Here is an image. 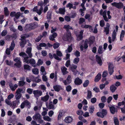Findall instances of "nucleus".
Here are the masks:
<instances>
[{"mask_svg": "<svg viewBox=\"0 0 125 125\" xmlns=\"http://www.w3.org/2000/svg\"><path fill=\"white\" fill-rule=\"evenodd\" d=\"M95 37L94 36H91L89 39V41L86 39L84 44V46L83 45H81L80 46L81 50L82 51L84 48L85 49H87L88 47L87 43L89 44V46L90 47L94 43Z\"/></svg>", "mask_w": 125, "mask_h": 125, "instance_id": "obj_1", "label": "nucleus"}, {"mask_svg": "<svg viewBox=\"0 0 125 125\" xmlns=\"http://www.w3.org/2000/svg\"><path fill=\"white\" fill-rule=\"evenodd\" d=\"M37 78H35L32 81L33 82H35L36 83H38L40 82L41 81V80L40 79L38 78L37 79Z\"/></svg>", "mask_w": 125, "mask_h": 125, "instance_id": "obj_51", "label": "nucleus"}, {"mask_svg": "<svg viewBox=\"0 0 125 125\" xmlns=\"http://www.w3.org/2000/svg\"><path fill=\"white\" fill-rule=\"evenodd\" d=\"M22 95L21 94H16L15 95V98L16 100H18L21 97Z\"/></svg>", "mask_w": 125, "mask_h": 125, "instance_id": "obj_49", "label": "nucleus"}, {"mask_svg": "<svg viewBox=\"0 0 125 125\" xmlns=\"http://www.w3.org/2000/svg\"><path fill=\"white\" fill-rule=\"evenodd\" d=\"M65 12V10L64 8H60L59 10V13L61 14H64Z\"/></svg>", "mask_w": 125, "mask_h": 125, "instance_id": "obj_32", "label": "nucleus"}, {"mask_svg": "<svg viewBox=\"0 0 125 125\" xmlns=\"http://www.w3.org/2000/svg\"><path fill=\"white\" fill-rule=\"evenodd\" d=\"M20 40L21 41L20 43V44L21 48L24 47L25 45L27 43V41L26 40H21V38L20 39Z\"/></svg>", "mask_w": 125, "mask_h": 125, "instance_id": "obj_23", "label": "nucleus"}, {"mask_svg": "<svg viewBox=\"0 0 125 125\" xmlns=\"http://www.w3.org/2000/svg\"><path fill=\"white\" fill-rule=\"evenodd\" d=\"M74 54L76 57H78L80 56V52L77 50H76Z\"/></svg>", "mask_w": 125, "mask_h": 125, "instance_id": "obj_48", "label": "nucleus"}, {"mask_svg": "<svg viewBox=\"0 0 125 125\" xmlns=\"http://www.w3.org/2000/svg\"><path fill=\"white\" fill-rule=\"evenodd\" d=\"M14 65L18 68H20L21 66V62H17L14 64Z\"/></svg>", "mask_w": 125, "mask_h": 125, "instance_id": "obj_44", "label": "nucleus"}, {"mask_svg": "<svg viewBox=\"0 0 125 125\" xmlns=\"http://www.w3.org/2000/svg\"><path fill=\"white\" fill-rule=\"evenodd\" d=\"M80 34L77 36V40L78 41L82 40L83 38V32L82 31H81L80 32Z\"/></svg>", "mask_w": 125, "mask_h": 125, "instance_id": "obj_21", "label": "nucleus"}, {"mask_svg": "<svg viewBox=\"0 0 125 125\" xmlns=\"http://www.w3.org/2000/svg\"><path fill=\"white\" fill-rule=\"evenodd\" d=\"M52 102H50L49 104V107L50 109H53L54 108V106L52 104Z\"/></svg>", "mask_w": 125, "mask_h": 125, "instance_id": "obj_53", "label": "nucleus"}, {"mask_svg": "<svg viewBox=\"0 0 125 125\" xmlns=\"http://www.w3.org/2000/svg\"><path fill=\"white\" fill-rule=\"evenodd\" d=\"M101 100L102 102L104 103L106 102L107 100L106 98L104 96H102L101 97Z\"/></svg>", "mask_w": 125, "mask_h": 125, "instance_id": "obj_47", "label": "nucleus"}, {"mask_svg": "<svg viewBox=\"0 0 125 125\" xmlns=\"http://www.w3.org/2000/svg\"><path fill=\"white\" fill-rule=\"evenodd\" d=\"M101 113L102 114V118H103L104 116L106 115L107 114V110L104 109H102Z\"/></svg>", "mask_w": 125, "mask_h": 125, "instance_id": "obj_28", "label": "nucleus"}, {"mask_svg": "<svg viewBox=\"0 0 125 125\" xmlns=\"http://www.w3.org/2000/svg\"><path fill=\"white\" fill-rule=\"evenodd\" d=\"M116 88H117L114 85H112L110 87V90L112 93L114 92Z\"/></svg>", "mask_w": 125, "mask_h": 125, "instance_id": "obj_30", "label": "nucleus"}, {"mask_svg": "<svg viewBox=\"0 0 125 125\" xmlns=\"http://www.w3.org/2000/svg\"><path fill=\"white\" fill-rule=\"evenodd\" d=\"M85 19L83 18H80L79 20V23L81 24L83 22H85Z\"/></svg>", "mask_w": 125, "mask_h": 125, "instance_id": "obj_60", "label": "nucleus"}, {"mask_svg": "<svg viewBox=\"0 0 125 125\" xmlns=\"http://www.w3.org/2000/svg\"><path fill=\"white\" fill-rule=\"evenodd\" d=\"M107 10H105L102 13V15L104 20L106 21H108V19L106 16Z\"/></svg>", "mask_w": 125, "mask_h": 125, "instance_id": "obj_19", "label": "nucleus"}, {"mask_svg": "<svg viewBox=\"0 0 125 125\" xmlns=\"http://www.w3.org/2000/svg\"><path fill=\"white\" fill-rule=\"evenodd\" d=\"M111 4L113 6L115 7L118 9H122L124 7L123 4L121 2H114L112 3Z\"/></svg>", "mask_w": 125, "mask_h": 125, "instance_id": "obj_4", "label": "nucleus"}, {"mask_svg": "<svg viewBox=\"0 0 125 125\" xmlns=\"http://www.w3.org/2000/svg\"><path fill=\"white\" fill-rule=\"evenodd\" d=\"M19 55L20 56L24 58V62H25L27 64L30 63L32 66L35 64V60L32 58L29 60V57L27 56V54L25 52H21L19 53Z\"/></svg>", "mask_w": 125, "mask_h": 125, "instance_id": "obj_2", "label": "nucleus"}, {"mask_svg": "<svg viewBox=\"0 0 125 125\" xmlns=\"http://www.w3.org/2000/svg\"><path fill=\"white\" fill-rule=\"evenodd\" d=\"M48 94V93H47L46 95L44 97H41V99L42 101L44 102H46L48 100L49 98V96Z\"/></svg>", "mask_w": 125, "mask_h": 125, "instance_id": "obj_18", "label": "nucleus"}, {"mask_svg": "<svg viewBox=\"0 0 125 125\" xmlns=\"http://www.w3.org/2000/svg\"><path fill=\"white\" fill-rule=\"evenodd\" d=\"M56 55L57 56L59 57H62V54L60 51H57L56 52Z\"/></svg>", "mask_w": 125, "mask_h": 125, "instance_id": "obj_55", "label": "nucleus"}, {"mask_svg": "<svg viewBox=\"0 0 125 125\" xmlns=\"http://www.w3.org/2000/svg\"><path fill=\"white\" fill-rule=\"evenodd\" d=\"M37 27V24L35 22L26 24L24 28V30L27 32L33 30Z\"/></svg>", "mask_w": 125, "mask_h": 125, "instance_id": "obj_3", "label": "nucleus"}, {"mask_svg": "<svg viewBox=\"0 0 125 125\" xmlns=\"http://www.w3.org/2000/svg\"><path fill=\"white\" fill-rule=\"evenodd\" d=\"M107 71H104L103 73L102 76L103 77H105L107 75Z\"/></svg>", "mask_w": 125, "mask_h": 125, "instance_id": "obj_61", "label": "nucleus"}, {"mask_svg": "<svg viewBox=\"0 0 125 125\" xmlns=\"http://www.w3.org/2000/svg\"><path fill=\"white\" fill-rule=\"evenodd\" d=\"M115 105H113L112 107L110 108L109 110L111 113L112 114H114L115 112H117V109L115 107Z\"/></svg>", "mask_w": 125, "mask_h": 125, "instance_id": "obj_15", "label": "nucleus"}, {"mask_svg": "<svg viewBox=\"0 0 125 125\" xmlns=\"http://www.w3.org/2000/svg\"><path fill=\"white\" fill-rule=\"evenodd\" d=\"M73 120V118L71 116H68L66 117L64 119V121L67 123L71 122Z\"/></svg>", "mask_w": 125, "mask_h": 125, "instance_id": "obj_16", "label": "nucleus"}, {"mask_svg": "<svg viewBox=\"0 0 125 125\" xmlns=\"http://www.w3.org/2000/svg\"><path fill=\"white\" fill-rule=\"evenodd\" d=\"M44 120L45 121H49L51 120V118L48 116H46L43 117Z\"/></svg>", "mask_w": 125, "mask_h": 125, "instance_id": "obj_59", "label": "nucleus"}, {"mask_svg": "<svg viewBox=\"0 0 125 125\" xmlns=\"http://www.w3.org/2000/svg\"><path fill=\"white\" fill-rule=\"evenodd\" d=\"M94 108L93 106H91L89 107V112L90 113L92 114L94 111Z\"/></svg>", "mask_w": 125, "mask_h": 125, "instance_id": "obj_37", "label": "nucleus"}, {"mask_svg": "<svg viewBox=\"0 0 125 125\" xmlns=\"http://www.w3.org/2000/svg\"><path fill=\"white\" fill-rule=\"evenodd\" d=\"M59 46V44L58 42L54 43L53 45V48L54 49L58 48Z\"/></svg>", "mask_w": 125, "mask_h": 125, "instance_id": "obj_45", "label": "nucleus"}, {"mask_svg": "<svg viewBox=\"0 0 125 125\" xmlns=\"http://www.w3.org/2000/svg\"><path fill=\"white\" fill-rule=\"evenodd\" d=\"M67 69V68L64 66L61 68V70L63 75H65L66 74V72Z\"/></svg>", "mask_w": 125, "mask_h": 125, "instance_id": "obj_34", "label": "nucleus"}, {"mask_svg": "<svg viewBox=\"0 0 125 125\" xmlns=\"http://www.w3.org/2000/svg\"><path fill=\"white\" fill-rule=\"evenodd\" d=\"M24 69L25 70L30 71L31 69V67L29 65L27 64H24L23 66Z\"/></svg>", "mask_w": 125, "mask_h": 125, "instance_id": "obj_36", "label": "nucleus"}, {"mask_svg": "<svg viewBox=\"0 0 125 125\" xmlns=\"http://www.w3.org/2000/svg\"><path fill=\"white\" fill-rule=\"evenodd\" d=\"M41 117V116L39 113L36 114L34 116V118L36 120L40 119Z\"/></svg>", "mask_w": 125, "mask_h": 125, "instance_id": "obj_43", "label": "nucleus"}, {"mask_svg": "<svg viewBox=\"0 0 125 125\" xmlns=\"http://www.w3.org/2000/svg\"><path fill=\"white\" fill-rule=\"evenodd\" d=\"M9 86L11 90L13 91H14L18 87V85L17 84H15L14 86H13V84L11 83L9 84Z\"/></svg>", "mask_w": 125, "mask_h": 125, "instance_id": "obj_17", "label": "nucleus"}, {"mask_svg": "<svg viewBox=\"0 0 125 125\" xmlns=\"http://www.w3.org/2000/svg\"><path fill=\"white\" fill-rule=\"evenodd\" d=\"M114 122L115 125H119V122L117 117H115L114 119Z\"/></svg>", "mask_w": 125, "mask_h": 125, "instance_id": "obj_42", "label": "nucleus"}, {"mask_svg": "<svg viewBox=\"0 0 125 125\" xmlns=\"http://www.w3.org/2000/svg\"><path fill=\"white\" fill-rule=\"evenodd\" d=\"M64 19L65 21H69L71 20L70 17L68 16H66L64 17Z\"/></svg>", "mask_w": 125, "mask_h": 125, "instance_id": "obj_64", "label": "nucleus"}, {"mask_svg": "<svg viewBox=\"0 0 125 125\" xmlns=\"http://www.w3.org/2000/svg\"><path fill=\"white\" fill-rule=\"evenodd\" d=\"M87 94L86 98L88 100L91 98L92 96V93L91 91L88 90H87Z\"/></svg>", "mask_w": 125, "mask_h": 125, "instance_id": "obj_25", "label": "nucleus"}, {"mask_svg": "<svg viewBox=\"0 0 125 125\" xmlns=\"http://www.w3.org/2000/svg\"><path fill=\"white\" fill-rule=\"evenodd\" d=\"M33 94L35 97L38 99L39 96L42 95V92L41 90H34L33 91Z\"/></svg>", "mask_w": 125, "mask_h": 125, "instance_id": "obj_7", "label": "nucleus"}, {"mask_svg": "<svg viewBox=\"0 0 125 125\" xmlns=\"http://www.w3.org/2000/svg\"><path fill=\"white\" fill-rule=\"evenodd\" d=\"M101 75L100 73H98L97 75L95 77L94 81L96 82H97L99 81L100 79L101 78Z\"/></svg>", "mask_w": 125, "mask_h": 125, "instance_id": "obj_22", "label": "nucleus"}, {"mask_svg": "<svg viewBox=\"0 0 125 125\" xmlns=\"http://www.w3.org/2000/svg\"><path fill=\"white\" fill-rule=\"evenodd\" d=\"M49 57L51 59H52L54 57L55 59L58 61H61L62 60L61 59L57 56L55 53H54L53 55L51 53H49Z\"/></svg>", "mask_w": 125, "mask_h": 125, "instance_id": "obj_10", "label": "nucleus"}, {"mask_svg": "<svg viewBox=\"0 0 125 125\" xmlns=\"http://www.w3.org/2000/svg\"><path fill=\"white\" fill-rule=\"evenodd\" d=\"M32 72L34 74H38L39 73L38 70L36 68H34L32 69Z\"/></svg>", "mask_w": 125, "mask_h": 125, "instance_id": "obj_33", "label": "nucleus"}, {"mask_svg": "<svg viewBox=\"0 0 125 125\" xmlns=\"http://www.w3.org/2000/svg\"><path fill=\"white\" fill-rule=\"evenodd\" d=\"M4 18V16L2 15H0V23L1 24H2L4 21V20H3Z\"/></svg>", "mask_w": 125, "mask_h": 125, "instance_id": "obj_57", "label": "nucleus"}, {"mask_svg": "<svg viewBox=\"0 0 125 125\" xmlns=\"http://www.w3.org/2000/svg\"><path fill=\"white\" fill-rule=\"evenodd\" d=\"M71 76L70 75H69L68 76L66 80H65L63 81V83L65 85L70 84L72 82V80L71 79Z\"/></svg>", "mask_w": 125, "mask_h": 125, "instance_id": "obj_9", "label": "nucleus"}, {"mask_svg": "<svg viewBox=\"0 0 125 125\" xmlns=\"http://www.w3.org/2000/svg\"><path fill=\"white\" fill-rule=\"evenodd\" d=\"M41 71L42 73L44 72V74L46 75V72H45V68L44 66H41Z\"/></svg>", "mask_w": 125, "mask_h": 125, "instance_id": "obj_58", "label": "nucleus"}, {"mask_svg": "<svg viewBox=\"0 0 125 125\" xmlns=\"http://www.w3.org/2000/svg\"><path fill=\"white\" fill-rule=\"evenodd\" d=\"M98 52L99 54H101L103 53L102 46L100 45L99 46L98 50Z\"/></svg>", "mask_w": 125, "mask_h": 125, "instance_id": "obj_35", "label": "nucleus"}, {"mask_svg": "<svg viewBox=\"0 0 125 125\" xmlns=\"http://www.w3.org/2000/svg\"><path fill=\"white\" fill-rule=\"evenodd\" d=\"M77 67V65L73 64L70 68V70L73 72V74L74 75L76 74L78 72L76 70Z\"/></svg>", "mask_w": 125, "mask_h": 125, "instance_id": "obj_6", "label": "nucleus"}, {"mask_svg": "<svg viewBox=\"0 0 125 125\" xmlns=\"http://www.w3.org/2000/svg\"><path fill=\"white\" fill-rule=\"evenodd\" d=\"M5 62L6 64L8 65L11 66L12 65L13 62L11 61H9L8 60H5Z\"/></svg>", "mask_w": 125, "mask_h": 125, "instance_id": "obj_40", "label": "nucleus"}, {"mask_svg": "<svg viewBox=\"0 0 125 125\" xmlns=\"http://www.w3.org/2000/svg\"><path fill=\"white\" fill-rule=\"evenodd\" d=\"M30 36V35L29 34H24L21 36V40H26V38L29 37Z\"/></svg>", "mask_w": 125, "mask_h": 125, "instance_id": "obj_26", "label": "nucleus"}, {"mask_svg": "<svg viewBox=\"0 0 125 125\" xmlns=\"http://www.w3.org/2000/svg\"><path fill=\"white\" fill-rule=\"evenodd\" d=\"M76 114L78 115H82L83 114V112L81 110H79L77 111Z\"/></svg>", "mask_w": 125, "mask_h": 125, "instance_id": "obj_56", "label": "nucleus"}, {"mask_svg": "<svg viewBox=\"0 0 125 125\" xmlns=\"http://www.w3.org/2000/svg\"><path fill=\"white\" fill-rule=\"evenodd\" d=\"M72 89V87L70 85H69L66 86V90L67 91L69 92Z\"/></svg>", "mask_w": 125, "mask_h": 125, "instance_id": "obj_62", "label": "nucleus"}, {"mask_svg": "<svg viewBox=\"0 0 125 125\" xmlns=\"http://www.w3.org/2000/svg\"><path fill=\"white\" fill-rule=\"evenodd\" d=\"M43 63V61L41 59H39L38 60L37 65H38L39 66L42 64Z\"/></svg>", "mask_w": 125, "mask_h": 125, "instance_id": "obj_54", "label": "nucleus"}, {"mask_svg": "<svg viewBox=\"0 0 125 125\" xmlns=\"http://www.w3.org/2000/svg\"><path fill=\"white\" fill-rule=\"evenodd\" d=\"M52 12L51 10H49L47 12L46 17L48 20H50L52 19Z\"/></svg>", "mask_w": 125, "mask_h": 125, "instance_id": "obj_24", "label": "nucleus"}, {"mask_svg": "<svg viewBox=\"0 0 125 125\" xmlns=\"http://www.w3.org/2000/svg\"><path fill=\"white\" fill-rule=\"evenodd\" d=\"M25 84V82L23 81H20L19 82V84L20 86H22Z\"/></svg>", "mask_w": 125, "mask_h": 125, "instance_id": "obj_46", "label": "nucleus"}, {"mask_svg": "<svg viewBox=\"0 0 125 125\" xmlns=\"http://www.w3.org/2000/svg\"><path fill=\"white\" fill-rule=\"evenodd\" d=\"M100 25L101 27H103L105 25L104 21L103 20H102L100 21Z\"/></svg>", "mask_w": 125, "mask_h": 125, "instance_id": "obj_50", "label": "nucleus"}, {"mask_svg": "<svg viewBox=\"0 0 125 125\" xmlns=\"http://www.w3.org/2000/svg\"><path fill=\"white\" fill-rule=\"evenodd\" d=\"M35 9H36V10H33L34 11H36L39 15H40L42 13V11L40 10H38L37 9V7L35 8Z\"/></svg>", "mask_w": 125, "mask_h": 125, "instance_id": "obj_41", "label": "nucleus"}, {"mask_svg": "<svg viewBox=\"0 0 125 125\" xmlns=\"http://www.w3.org/2000/svg\"><path fill=\"white\" fill-rule=\"evenodd\" d=\"M30 103L28 100H26L21 103L20 105L21 108V109H23L25 107V105L28 106L30 105Z\"/></svg>", "mask_w": 125, "mask_h": 125, "instance_id": "obj_13", "label": "nucleus"}, {"mask_svg": "<svg viewBox=\"0 0 125 125\" xmlns=\"http://www.w3.org/2000/svg\"><path fill=\"white\" fill-rule=\"evenodd\" d=\"M66 38H63L64 41H71L73 37L71 36V33L70 32H67L66 36Z\"/></svg>", "mask_w": 125, "mask_h": 125, "instance_id": "obj_8", "label": "nucleus"}, {"mask_svg": "<svg viewBox=\"0 0 125 125\" xmlns=\"http://www.w3.org/2000/svg\"><path fill=\"white\" fill-rule=\"evenodd\" d=\"M108 71L109 74L110 75H111L114 72L113 65L112 63L110 62L108 63Z\"/></svg>", "mask_w": 125, "mask_h": 125, "instance_id": "obj_5", "label": "nucleus"}, {"mask_svg": "<svg viewBox=\"0 0 125 125\" xmlns=\"http://www.w3.org/2000/svg\"><path fill=\"white\" fill-rule=\"evenodd\" d=\"M53 88L55 91L57 92H59L60 89H62V87L61 86L57 85L54 86Z\"/></svg>", "mask_w": 125, "mask_h": 125, "instance_id": "obj_20", "label": "nucleus"}, {"mask_svg": "<svg viewBox=\"0 0 125 125\" xmlns=\"http://www.w3.org/2000/svg\"><path fill=\"white\" fill-rule=\"evenodd\" d=\"M21 15V13L20 12H17L16 13L15 17L17 19H18Z\"/></svg>", "mask_w": 125, "mask_h": 125, "instance_id": "obj_63", "label": "nucleus"}, {"mask_svg": "<svg viewBox=\"0 0 125 125\" xmlns=\"http://www.w3.org/2000/svg\"><path fill=\"white\" fill-rule=\"evenodd\" d=\"M72 44H71L70 46H68L67 50H66V53L71 52L73 48L72 47Z\"/></svg>", "mask_w": 125, "mask_h": 125, "instance_id": "obj_31", "label": "nucleus"}, {"mask_svg": "<svg viewBox=\"0 0 125 125\" xmlns=\"http://www.w3.org/2000/svg\"><path fill=\"white\" fill-rule=\"evenodd\" d=\"M64 28L66 29V31L67 32H70L69 31V29L71 30H73V28L72 27L70 26L69 25H66L64 26Z\"/></svg>", "mask_w": 125, "mask_h": 125, "instance_id": "obj_27", "label": "nucleus"}, {"mask_svg": "<svg viewBox=\"0 0 125 125\" xmlns=\"http://www.w3.org/2000/svg\"><path fill=\"white\" fill-rule=\"evenodd\" d=\"M82 83V80L79 77H77L75 79L74 81V83L76 85H81Z\"/></svg>", "mask_w": 125, "mask_h": 125, "instance_id": "obj_12", "label": "nucleus"}, {"mask_svg": "<svg viewBox=\"0 0 125 125\" xmlns=\"http://www.w3.org/2000/svg\"><path fill=\"white\" fill-rule=\"evenodd\" d=\"M89 81L88 80H86L83 84V86L84 87H87L89 84Z\"/></svg>", "mask_w": 125, "mask_h": 125, "instance_id": "obj_38", "label": "nucleus"}, {"mask_svg": "<svg viewBox=\"0 0 125 125\" xmlns=\"http://www.w3.org/2000/svg\"><path fill=\"white\" fill-rule=\"evenodd\" d=\"M73 5L70 3H68L66 6V7L67 8H69L70 9H71V8H73Z\"/></svg>", "mask_w": 125, "mask_h": 125, "instance_id": "obj_52", "label": "nucleus"}, {"mask_svg": "<svg viewBox=\"0 0 125 125\" xmlns=\"http://www.w3.org/2000/svg\"><path fill=\"white\" fill-rule=\"evenodd\" d=\"M95 58L98 63L99 64L100 66H101L102 64V62L101 57L96 55L95 56Z\"/></svg>", "mask_w": 125, "mask_h": 125, "instance_id": "obj_14", "label": "nucleus"}, {"mask_svg": "<svg viewBox=\"0 0 125 125\" xmlns=\"http://www.w3.org/2000/svg\"><path fill=\"white\" fill-rule=\"evenodd\" d=\"M106 27H104V31L106 35H108L109 34L110 31L109 28L110 25L108 23H107Z\"/></svg>", "mask_w": 125, "mask_h": 125, "instance_id": "obj_11", "label": "nucleus"}, {"mask_svg": "<svg viewBox=\"0 0 125 125\" xmlns=\"http://www.w3.org/2000/svg\"><path fill=\"white\" fill-rule=\"evenodd\" d=\"M79 58L78 57H76L75 58L73 62L76 64H77L79 61Z\"/></svg>", "mask_w": 125, "mask_h": 125, "instance_id": "obj_39", "label": "nucleus"}, {"mask_svg": "<svg viewBox=\"0 0 125 125\" xmlns=\"http://www.w3.org/2000/svg\"><path fill=\"white\" fill-rule=\"evenodd\" d=\"M125 34V31L122 30L120 36V40L122 41L123 40L124 35Z\"/></svg>", "mask_w": 125, "mask_h": 125, "instance_id": "obj_29", "label": "nucleus"}]
</instances>
